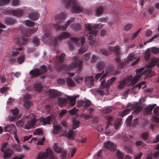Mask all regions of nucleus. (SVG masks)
I'll return each instance as SVG.
<instances>
[{"mask_svg":"<svg viewBox=\"0 0 159 159\" xmlns=\"http://www.w3.org/2000/svg\"><path fill=\"white\" fill-rule=\"evenodd\" d=\"M49 33L45 34L42 38V41L44 43L48 42L51 45L55 47H56L58 41L69 38L70 36V34L67 32L62 33L58 37L56 38L51 37Z\"/></svg>","mask_w":159,"mask_h":159,"instance_id":"obj_1","label":"nucleus"},{"mask_svg":"<svg viewBox=\"0 0 159 159\" xmlns=\"http://www.w3.org/2000/svg\"><path fill=\"white\" fill-rule=\"evenodd\" d=\"M66 18V14L64 13H61L58 15H57L55 19V21L56 23V24L53 25L54 28L57 30H66L68 26L72 22H73L75 18L71 17L70 20H68L66 23L65 25L62 26H61L59 25V24L62 22L64 19Z\"/></svg>","mask_w":159,"mask_h":159,"instance_id":"obj_2","label":"nucleus"},{"mask_svg":"<svg viewBox=\"0 0 159 159\" xmlns=\"http://www.w3.org/2000/svg\"><path fill=\"white\" fill-rule=\"evenodd\" d=\"M139 59H135L133 55H130L129 56L127 59L124 62H120V58L119 55H117V57L115 59L117 63V69L118 70L123 68L126 65L129 64V65L134 66L139 61Z\"/></svg>","mask_w":159,"mask_h":159,"instance_id":"obj_3","label":"nucleus"},{"mask_svg":"<svg viewBox=\"0 0 159 159\" xmlns=\"http://www.w3.org/2000/svg\"><path fill=\"white\" fill-rule=\"evenodd\" d=\"M68 9H71L73 13H79L84 10L76 0H62Z\"/></svg>","mask_w":159,"mask_h":159,"instance_id":"obj_4","label":"nucleus"},{"mask_svg":"<svg viewBox=\"0 0 159 159\" xmlns=\"http://www.w3.org/2000/svg\"><path fill=\"white\" fill-rule=\"evenodd\" d=\"M144 68H142L136 70V73L137 75L134 76L133 78V76L131 75H129L125 79H124L123 80H125L124 82L125 83L126 85H129V84L131 85H134L138 81L139 79L140 78L141 76V72L144 70Z\"/></svg>","mask_w":159,"mask_h":159,"instance_id":"obj_5","label":"nucleus"},{"mask_svg":"<svg viewBox=\"0 0 159 159\" xmlns=\"http://www.w3.org/2000/svg\"><path fill=\"white\" fill-rule=\"evenodd\" d=\"M99 25H95L91 26L89 23H88L85 25L86 31L89 33V35L88 38L90 40L93 39V36H96L98 32V28L99 27Z\"/></svg>","mask_w":159,"mask_h":159,"instance_id":"obj_6","label":"nucleus"},{"mask_svg":"<svg viewBox=\"0 0 159 159\" xmlns=\"http://www.w3.org/2000/svg\"><path fill=\"white\" fill-rule=\"evenodd\" d=\"M83 62L79 60L76 57L74 59V62H72L68 67V70H72L75 68H77V72L79 73L82 68Z\"/></svg>","mask_w":159,"mask_h":159,"instance_id":"obj_7","label":"nucleus"},{"mask_svg":"<svg viewBox=\"0 0 159 159\" xmlns=\"http://www.w3.org/2000/svg\"><path fill=\"white\" fill-rule=\"evenodd\" d=\"M38 157L39 159H46L48 157L49 159H56L52 155V151L49 148H46L45 152H40Z\"/></svg>","mask_w":159,"mask_h":159,"instance_id":"obj_8","label":"nucleus"},{"mask_svg":"<svg viewBox=\"0 0 159 159\" xmlns=\"http://www.w3.org/2000/svg\"><path fill=\"white\" fill-rule=\"evenodd\" d=\"M7 145V143H2L1 145L0 149L1 151L4 153L3 158L6 159L10 157L13 153L12 150L10 149H8L6 146Z\"/></svg>","mask_w":159,"mask_h":159,"instance_id":"obj_9","label":"nucleus"},{"mask_svg":"<svg viewBox=\"0 0 159 159\" xmlns=\"http://www.w3.org/2000/svg\"><path fill=\"white\" fill-rule=\"evenodd\" d=\"M14 42L19 46V48H14L12 51V55L13 56H16L20 53L19 51H20L22 48L21 45L20 39H15L14 40Z\"/></svg>","mask_w":159,"mask_h":159,"instance_id":"obj_10","label":"nucleus"},{"mask_svg":"<svg viewBox=\"0 0 159 159\" xmlns=\"http://www.w3.org/2000/svg\"><path fill=\"white\" fill-rule=\"evenodd\" d=\"M37 120V119L33 118L32 119L26 122L24 126V128L25 129H29L35 127L36 125V122Z\"/></svg>","mask_w":159,"mask_h":159,"instance_id":"obj_11","label":"nucleus"},{"mask_svg":"<svg viewBox=\"0 0 159 159\" xmlns=\"http://www.w3.org/2000/svg\"><path fill=\"white\" fill-rule=\"evenodd\" d=\"M70 40L71 42L74 43L76 45L79 46H83L85 42V39L83 37L71 38Z\"/></svg>","mask_w":159,"mask_h":159,"instance_id":"obj_12","label":"nucleus"},{"mask_svg":"<svg viewBox=\"0 0 159 159\" xmlns=\"http://www.w3.org/2000/svg\"><path fill=\"white\" fill-rule=\"evenodd\" d=\"M25 10L26 9L24 8H18L16 9L11 10V13L13 16L20 17L22 16Z\"/></svg>","mask_w":159,"mask_h":159,"instance_id":"obj_13","label":"nucleus"},{"mask_svg":"<svg viewBox=\"0 0 159 159\" xmlns=\"http://www.w3.org/2000/svg\"><path fill=\"white\" fill-rule=\"evenodd\" d=\"M105 148L110 151H114L116 148V145L113 142L108 141L104 143Z\"/></svg>","mask_w":159,"mask_h":159,"instance_id":"obj_14","label":"nucleus"},{"mask_svg":"<svg viewBox=\"0 0 159 159\" xmlns=\"http://www.w3.org/2000/svg\"><path fill=\"white\" fill-rule=\"evenodd\" d=\"M156 106L155 104L152 105H149L146 108H145L143 111V114L144 115H148L150 114L152 112V111L154 108Z\"/></svg>","mask_w":159,"mask_h":159,"instance_id":"obj_15","label":"nucleus"},{"mask_svg":"<svg viewBox=\"0 0 159 159\" xmlns=\"http://www.w3.org/2000/svg\"><path fill=\"white\" fill-rule=\"evenodd\" d=\"M33 32V30L30 29H28L25 31V34H23L22 37V39L23 41L26 42L28 39V37L31 35V34Z\"/></svg>","mask_w":159,"mask_h":159,"instance_id":"obj_16","label":"nucleus"},{"mask_svg":"<svg viewBox=\"0 0 159 159\" xmlns=\"http://www.w3.org/2000/svg\"><path fill=\"white\" fill-rule=\"evenodd\" d=\"M143 70L141 72V75H146V76L145 78H149L152 76L155 75V73L151 70V69H148L145 70L143 71Z\"/></svg>","mask_w":159,"mask_h":159,"instance_id":"obj_17","label":"nucleus"},{"mask_svg":"<svg viewBox=\"0 0 159 159\" xmlns=\"http://www.w3.org/2000/svg\"><path fill=\"white\" fill-rule=\"evenodd\" d=\"M39 70V68H35L34 70H31L29 73L30 75H31V78H35L41 75Z\"/></svg>","mask_w":159,"mask_h":159,"instance_id":"obj_18","label":"nucleus"},{"mask_svg":"<svg viewBox=\"0 0 159 159\" xmlns=\"http://www.w3.org/2000/svg\"><path fill=\"white\" fill-rule=\"evenodd\" d=\"M39 14L36 11L31 13L28 15V17L31 20H36L39 18Z\"/></svg>","mask_w":159,"mask_h":159,"instance_id":"obj_19","label":"nucleus"},{"mask_svg":"<svg viewBox=\"0 0 159 159\" xmlns=\"http://www.w3.org/2000/svg\"><path fill=\"white\" fill-rule=\"evenodd\" d=\"M4 22L7 25H12L16 23V20L11 17H6L5 19Z\"/></svg>","mask_w":159,"mask_h":159,"instance_id":"obj_20","label":"nucleus"},{"mask_svg":"<svg viewBox=\"0 0 159 159\" xmlns=\"http://www.w3.org/2000/svg\"><path fill=\"white\" fill-rule=\"evenodd\" d=\"M53 132L54 134H58L60 133L62 129V127L59 125H55L54 124L53 125Z\"/></svg>","mask_w":159,"mask_h":159,"instance_id":"obj_21","label":"nucleus"},{"mask_svg":"<svg viewBox=\"0 0 159 159\" xmlns=\"http://www.w3.org/2000/svg\"><path fill=\"white\" fill-rule=\"evenodd\" d=\"M48 93L51 98H54L58 95L57 90L55 89H49L48 90Z\"/></svg>","mask_w":159,"mask_h":159,"instance_id":"obj_22","label":"nucleus"},{"mask_svg":"<svg viewBox=\"0 0 159 159\" xmlns=\"http://www.w3.org/2000/svg\"><path fill=\"white\" fill-rule=\"evenodd\" d=\"M51 117L50 116H48L44 118H40L39 120L43 122V125H45L47 124H50Z\"/></svg>","mask_w":159,"mask_h":159,"instance_id":"obj_23","label":"nucleus"},{"mask_svg":"<svg viewBox=\"0 0 159 159\" xmlns=\"http://www.w3.org/2000/svg\"><path fill=\"white\" fill-rule=\"evenodd\" d=\"M116 80V77H111L110 80H108L106 83L105 84V88L109 89L111 85Z\"/></svg>","mask_w":159,"mask_h":159,"instance_id":"obj_24","label":"nucleus"},{"mask_svg":"<svg viewBox=\"0 0 159 159\" xmlns=\"http://www.w3.org/2000/svg\"><path fill=\"white\" fill-rule=\"evenodd\" d=\"M71 28L75 31H79L81 29V25L79 23L73 24L71 26Z\"/></svg>","mask_w":159,"mask_h":159,"instance_id":"obj_25","label":"nucleus"},{"mask_svg":"<svg viewBox=\"0 0 159 159\" xmlns=\"http://www.w3.org/2000/svg\"><path fill=\"white\" fill-rule=\"evenodd\" d=\"M97 67L99 71L102 70L104 69L105 66V63L103 61H98L97 64Z\"/></svg>","mask_w":159,"mask_h":159,"instance_id":"obj_26","label":"nucleus"},{"mask_svg":"<svg viewBox=\"0 0 159 159\" xmlns=\"http://www.w3.org/2000/svg\"><path fill=\"white\" fill-rule=\"evenodd\" d=\"M105 8L104 7H97L96 10V13L97 16H99L103 14Z\"/></svg>","mask_w":159,"mask_h":159,"instance_id":"obj_27","label":"nucleus"},{"mask_svg":"<svg viewBox=\"0 0 159 159\" xmlns=\"http://www.w3.org/2000/svg\"><path fill=\"white\" fill-rule=\"evenodd\" d=\"M58 105L60 107L66 105L67 100L66 99L63 98H58Z\"/></svg>","mask_w":159,"mask_h":159,"instance_id":"obj_28","label":"nucleus"},{"mask_svg":"<svg viewBox=\"0 0 159 159\" xmlns=\"http://www.w3.org/2000/svg\"><path fill=\"white\" fill-rule=\"evenodd\" d=\"M109 49L110 51H113L114 53L117 55H119L120 47L119 46H116L114 47H110Z\"/></svg>","mask_w":159,"mask_h":159,"instance_id":"obj_29","label":"nucleus"},{"mask_svg":"<svg viewBox=\"0 0 159 159\" xmlns=\"http://www.w3.org/2000/svg\"><path fill=\"white\" fill-rule=\"evenodd\" d=\"M130 108L131 110H134V112L136 113L139 112L141 109L140 107L137 104L132 105Z\"/></svg>","mask_w":159,"mask_h":159,"instance_id":"obj_30","label":"nucleus"},{"mask_svg":"<svg viewBox=\"0 0 159 159\" xmlns=\"http://www.w3.org/2000/svg\"><path fill=\"white\" fill-rule=\"evenodd\" d=\"M94 78L92 76L87 77L85 78V81L86 82H89L91 86H93L94 85Z\"/></svg>","mask_w":159,"mask_h":159,"instance_id":"obj_31","label":"nucleus"},{"mask_svg":"<svg viewBox=\"0 0 159 159\" xmlns=\"http://www.w3.org/2000/svg\"><path fill=\"white\" fill-rule=\"evenodd\" d=\"M107 75L106 73L104 74V71H102L101 73L97 74L95 76V79L97 80H98L99 77H101L100 79L101 80Z\"/></svg>","mask_w":159,"mask_h":159,"instance_id":"obj_32","label":"nucleus"},{"mask_svg":"<svg viewBox=\"0 0 159 159\" xmlns=\"http://www.w3.org/2000/svg\"><path fill=\"white\" fill-rule=\"evenodd\" d=\"M35 90L37 91L40 92L42 90L43 87L41 84L36 83L34 86Z\"/></svg>","mask_w":159,"mask_h":159,"instance_id":"obj_33","label":"nucleus"},{"mask_svg":"<svg viewBox=\"0 0 159 159\" xmlns=\"http://www.w3.org/2000/svg\"><path fill=\"white\" fill-rule=\"evenodd\" d=\"M83 106L84 109H86L89 107L91 105V102L89 100H86L83 101Z\"/></svg>","mask_w":159,"mask_h":159,"instance_id":"obj_34","label":"nucleus"},{"mask_svg":"<svg viewBox=\"0 0 159 159\" xmlns=\"http://www.w3.org/2000/svg\"><path fill=\"white\" fill-rule=\"evenodd\" d=\"M106 73L107 75V74L109 73L111 74L113 73L114 71V67L112 65H109L107 66L106 69Z\"/></svg>","mask_w":159,"mask_h":159,"instance_id":"obj_35","label":"nucleus"},{"mask_svg":"<svg viewBox=\"0 0 159 159\" xmlns=\"http://www.w3.org/2000/svg\"><path fill=\"white\" fill-rule=\"evenodd\" d=\"M32 39V42L34 46L35 47L38 46L39 44V39L37 37H34Z\"/></svg>","mask_w":159,"mask_h":159,"instance_id":"obj_36","label":"nucleus"},{"mask_svg":"<svg viewBox=\"0 0 159 159\" xmlns=\"http://www.w3.org/2000/svg\"><path fill=\"white\" fill-rule=\"evenodd\" d=\"M131 111V110L130 109V108H127L124 109L121 112L120 114V116L121 117H123L129 113Z\"/></svg>","mask_w":159,"mask_h":159,"instance_id":"obj_37","label":"nucleus"},{"mask_svg":"<svg viewBox=\"0 0 159 159\" xmlns=\"http://www.w3.org/2000/svg\"><path fill=\"white\" fill-rule=\"evenodd\" d=\"M73 126L72 129H75L80 126V122L78 120L74 119L73 120Z\"/></svg>","mask_w":159,"mask_h":159,"instance_id":"obj_38","label":"nucleus"},{"mask_svg":"<svg viewBox=\"0 0 159 159\" xmlns=\"http://www.w3.org/2000/svg\"><path fill=\"white\" fill-rule=\"evenodd\" d=\"M149 134L148 132H145L141 134L140 137L144 141L147 140L149 137Z\"/></svg>","mask_w":159,"mask_h":159,"instance_id":"obj_39","label":"nucleus"},{"mask_svg":"<svg viewBox=\"0 0 159 159\" xmlns=\"http://www.w3.org/2000/svg\"><path fill=\"white\" fill-rule=\"evenodd\" d=\"M121 120L120 119H117L114 121V126L116 129H119L120 126L121 124Z\"/></svg>","mask_w":159,"mask_h":159,"instance_id":"obj_40","label":"nucleus"},{"mask_svg":"<svg viewBox=\"0 0 159 159\" xmlns=\"http://www.w3.org/2000/svg\"><path fill=\"white\" fill-rule=\"evenodd\" d=\"M40 70L39 72L41 75L45 72H46L48 71V68L44 65H43L40 67V68L39 69Z\"/></svg>","mask_w":159,"mask_h":159,"instance_id":"obj_41","label":"nucleus"},{"mask_svg":"<svg viewBox=\"0 0 159 159\" xmlns=\"http://www.w3.org/2000/svg\"><path fill=\"white\" fill-rule=\"evenodd\" d=\"M67 85L70 87H72L75 86V84L72 80L70 78H68L66 80Z\"/></svg>","mask_w":159,"mask_h":159,"instance_id":"obj_42","label":"nucleus"},{"mask_svg":"<svg viewBox=\"0 0 159 159\" xmlns=\"http://www.w3.org/2000/svg\"><path fill=\"white\" fill-rule=\"evenodd\" d=\"M53 149L57 153H60L61 151V147L57 146V143H55L53 146Z\"/></svg>","mask_w":159,"mask_h":159,"instance_id":"obj_43","label":"nucleus"},{"mask_svg":"<svg viewBox=\"0 0 159 159\" xmlns=\"http://www.w3.org/2000/svg\"><path fill=\"white\" fill-rule=\"evenodd\" d=\"M150 57V50L147 49L145 52V53L144 55V58L145 60L147 61H148Z\"/></svg>","mask_w":159,"mask_h":159,"instance_id":"obj_44","label":"nucleus"},{"mask_svg":"<svg viewBox=\"0 0 159 159\" xmlns=\"http://www.w3.org/2000/svg\"><path fill=\"white\" fill-rule=\"evenodd\" d=\"M146 82H142L138 84L136 86H135V87H138L139 89L141 88H142V89H143L147 86V85H146Z\"/></svg>","mask_w":159,"mask_h":159,"instance_id":"obj_45","label":"nucleus"},{"mask_svg":"<svg viewBox=\"0 0 159 159\" xmlns=\"http://www.w3.org/2000/svg\"><path fill=\"white\" fill-rule=\"evenodd\" d=\"M74 132L73 130H69L66 136L69 138L74 139Z\"/></svg>","mask_w":159,"mask_h":159,"instance_id":"obj_46","label":"nucleus"},{"mask_svg":"<svg viewBox=\"0 0 159 159\" xmlns=\"http://www.w3.org/2000/svg\"><path fill=\"white\" fill-rule=\"evenodd\" d=\"M125 80H121L119 82V84L118 85V88L119 89L123 88L126 85L125 83L124 82Z\"/></svg>","mask_w":159,"mask_h":159,"instance_id":"obj_47","label":"nucleus"},{"mask_svg":"<svg viewBox=\"0 0 159 159\" xmlns=\"http://www.w3.org/2000/svg\"><path fill=\"white\" fill-rule=\"evenodd\" d=\"M25 23L26 26L28 27H33L35 25L34 22L29 20L25 21Z\"/></svg>","mask_w":159,"mask_h":159,"instance_id":"obj_48","label":"nucleus"},{"mask_svg":"<svg viewBox=\"0 0 159 159\" xmlns=\"http://www.w3.org/2000/svg\"><path fill=\"white\" fill-rule=\"evenodd\" d=\"M76 98V97L75 96L70 97L69 99L70 102V104L71 105L74 106L75 104Z\"/></svg>","mask_w":159,"mask_h":159,"instance_id":"obj_49","label":"nucleus"},{"mask_svg":"<svg viewBox=\"0 0 159 159\" xmlns=\"http://www.w3.org/2000/svg\"><path fill=\"white\" fill-rule=\"evenodd\" d=\"M116 156L118 159H123L124 157V154L119 150L117 151Z\"/></svg>","mask_w":159,"mask_h":159,"instance_id":"obj_50","label":"nucleus"},{"mask_svg":"<svg viewBox=\"0 0 159 159\" xmlns=\"http://www.w3.org/2000/svg\"><path fill=\"white\" fill-rule=\"evenodd\" d=\"M25 56L24 55L20 56L17 59L18 63L19 64H21L25 61Z\"/></svg>","mask_w":159,"mask_h":159,"instance_id":"obj_51","label":"nucleus"},{"mask_svg":"<svg viewBox=\"0 0 159 159\" xmlns=\"http://www.w3.org/2000/svg\"><path fill=\"white\" fill-rule=\"evenodd\" d=\"M157 60V58H154L153 59L150 61L149 64V66L150 67L154 66L156 65Z\"/></svg>","mask_w":159,"mask_h":159,"instance_id":"obj_52","label":"nucleus"},{"mask_svg":"<svg viewBox=\"0 0 159 159\" xmlns=\"http://www.w3.org/2000/svg\"><path fill=\"white\" fill-rule=\"evenodd\" d=\"M10 1V0H0V6H4L7 5Z\"/></svg>","mask_w":159,"mask_h":159,"instance_id":"obj_53","label":"nucleus"},{"mask_svg":"<svg viewBox=\"0 0 159 159\" xmlns=\"http://www.w3.org/2000/svg\"><path fill=\"white\" fill-rule=\"evenodd\" d=\"M100 52L102 54L105 56H108L109 55V52L104 49H102L100 50Z\"/></svg>","mask_w":159,"mask_h":159,"instance_id":"obj_54","label":"nucleus"},{"mask_svg":"<svg viewBox=\"0 0 159 159\" xmlns=\"http://www.w3.org/2000/svg\"><path fill=\"white\" fill-rule=\"evenodd\" d=\"M151 52L154 54H157L159 53V48L153 47L151 48Z\"/></svg>","mask_w":159,"mask_h":159,"instance_id":"obj_55","label":"nucleus"},{"mask_svg":"<svg viewBox=\"0 0 159 159\" xmlns=\"http://www.w3.org/2000/svg\"><path fill=\"white\" fill-rule=\"evenodd\" d=\"M108 120V124L106 125V127H108V125H112V123H111V121L113 120V118L111 116H109L107 118Z\"/></svg>","mask_w":159,"mask_h":159,"instance_id":"obj_56","label":"nucleus"},{"mask_svg":"<svg viewBox=\"0 0 159 159\" xmlns=\"http://www.w3.org/2000/svg\"><path fill=\"white\" fill-rule=\"evenodd\" d=\"M66 56V55L64 53L61 54L59 58V61L61 62H63L65 60V57Z\"/></svg>","mask_w":159,"mask_h":159,"instance_id":"obj_57","label":"nucleus"},{"mask_svg":"<svg viewBox=\"0 0 159 159\" xmlns=\"http://www.w3.org/2000/svg\"><path fill=\"white\" fill-rule=\"evenodd\" d=\"M67 111L66 110L63 109L61 111L59 114V117L60 118L62 117L67 113Z\"/></svg>","mask_w":159,"mask_h":159,"instance_id":"obj_58","label":"nucleus"},{"mask_svg":"<svg viewBox=\"0 0 159 159\" xmlns=\"http://www.w3.org/2000/svg\"><path fill=\"white\" fill-rule=\"evenodd\" d=\"M153 113L154 115L157 116H159V106L157 107L154 109Z\"/></svg>","mask_w":159,"mask_h":159,"instance_id":"obj_59","label":"nucleus"},{"mask_svg":"<svg viewBox=\"0 0 159 159\" xmlns=\"http://www.w3.org/2000/svg\"><path fill=\"white\" fill-rule=\"evenodd\" d=\"M12 4L14 6H17L20 4V0H12Z\"/></svg>","mask_w":159,"mask_h":159,"instance_id":"obj_60","label":"nucleus"},{"mask_svg":"<svg viewBox=\"0 0 159 159\" xmlns=\"http://www.w3.org/2000/svg\"><path fill=\"white\" fill-rule=\"evenodd\" d=\"M88 48L87 46H85L84 47L81 48L79 50V53L81 54L86 52Z\"/></svg>","mask_w":159,"mask_h":159,"instance_id":"obj_61","label":"nucleus"},{"mask_svg":"<svg viewBox=\"0 0 159 159\" xmlns=\"http://www.w3.org/2000/svg\"><path fill=\"white\" fill-rule=\"evenodd\" d=\"M13 115L14 116H17L19 113V110L17 108H15L11 110Z\"/></svg>","mask_w":159,"mask_h":159,"instance_id":"obj_62","label":"nucleus"},{"mask_svg":"<svg viewBox=\"0 0 159 159\" xmlns=\"http://www.w3.org/2000/svg\"><path fill=\"white\" fill-rule=\"evenodd\" d=\"M42 133V132L40 129H37L34 131L33 134L34 135H40Z\"/></svg>","mask_w":159,"mask_h":159,"instance_id":"obj_63","label":"nucleus"},{"mask_svg":"<svg viewBox=\"0 0 159 159\" xmlns=\"http://www.w3.org/2000/svg\"><path fill=\"white\" fill-rule=\"evenodd\" d=\"M143 153L141 152L137 153L136 156L134 157V159H141L143 155Z\"/></svg>","mask_w":159,"mask_h":159,"instance_id":"obj_64","label":"nucleus"}]
</instances>
